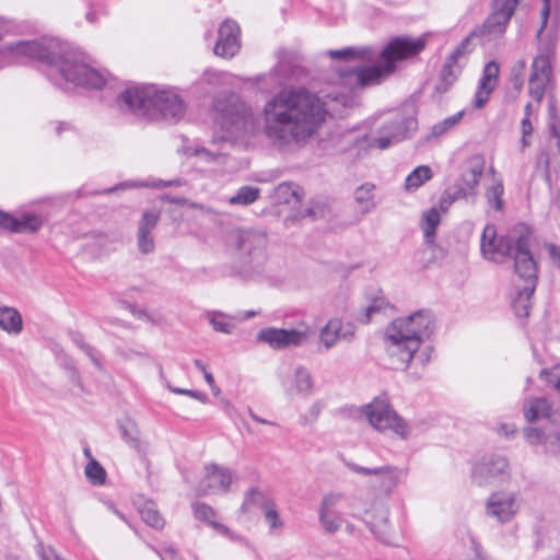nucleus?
<instances>
[{"mask_svg": "<svg viewBox=\"0 0 560 560\" xmlns=\"http://www.w3.org/2000/svg\"><path fill=\"white\" fill-rule=\"evenodd\" d=\"M393 72L382 59L370 67H340L334 82L340 91L328 92L326 101L304 86L284 88L264 104L261 132L279 152L300 149L317 133L328 110L354 106L355 90L377 85Z\"/></svg>", "mask_w": 560, "mask_h": 560, "instance_id": "obj_1", "label": "nucleus"}, {"mask_svg": "<svg viewBox=\"0 0 560 560\" xmlns=\"http://www.w3.org/2000/svg\"><path fill=\"white\" fill-rule=\"evenodd\" d=\"M12 54L15 61L38 60L48 65V78L60 85L61 81L86 89H102L106 74L86 62L85 56L57 39L18 42L5 46L2 54Z\"/></svg>", "mask_w": 560, "mask_h": 560, "instance_id": "obj_2", "label": "nucleus"}, {"mask_svg": "<svg viewBox=\"0 0 560 560\" xmlns=\"http://www.w3.org/2000/svg\"><path fill=\"white\" fill-rule=\"evenodd\" d=\"M434 329V317L429 311H417L409 316L394 319L385 329L384 347L392 366L406 370L412 359L425 365L430 360L429 349L419 352L420 346Z\"/></svg>", "mask_w": 560, "mask_h": 560, "instance_id": "obj_3", "label": "nucleus"}, {"mask_svg": "<svg viewBox=\"0 0 560 560\" xmlns=\"http://www.w3.org/2000/svg\"><path fill=\"white\" fill-rule=\"evenodd\" d=\"M118 103L122 110L171 124L178 122L186 114V104L174 88L130 86L121 92Z\"/></svg>", "mask_w": 560, "mask_h": 560, "instance_id": "obj_4", "label": "nucleus"}, {"mask_svg": "<svg viewBox=\"0 0 560 560\" xmlns=\"http://www.w3.org/2000/svg\"><path fill=\"white\" fill-rule=\"evenodd\" d=\"M541 26L537 32L538 55L534 58L528 80V93L532 98L541 102L545 93L552 89L551 59L555 54L559 28L558 12L551 11V0H542Z\"/></svg>", "mask_w": 560, "mask_h": 560, "instance_id": "obj_5", "label": "nucleus"}, {"mask_svg": "<svg viewBox=\"0 0 560 560\" xmlns=\"http://www.w3.org/2000/svg\"><path fill=\"white\" fill-rule=\"evenodd\" d=\"M214 125L221 141H247L259 129L254 109L238 95L231 94L214 102Z\"/></svg>", "mask_w": 560, "mask_h": 560, "instance_id": "obj_6", "label": "nucleus"}, {"mask_svg": "<svg viewBox=\"0 0 560 560\" xmlns=\"http://www.w3.org/2000/svg\"><path fill=\"white\" fill-rule=\"evenodd\" d=\"M418 127L412 114L394 112L386 117L376 136L369 137L365 132L349 131L343 135L345 141L359 150L377 148L385 150L409 137Z\"/></svg>", "mask_w": 560, "mask_h": 560, "instance_id": "obj_7", "label": "nucleus"}, {"mask_svg": "<svg viewBox=\"0 0 560 560\" xmlns=\"http://www.w3.org/2000/svg\"><path fill=\"white\" fill-rule=\"evenodd\" d=\"M235 257L241 265V272L250 275L259 271L267 260L268 236L264 231L237 230L231 235Z\"/></svg>", "mask_w": 560, "mask_h": 560, "instance_id": "obj_8", "label": "nucleus"}, {"mask_svg": "<svg viewBox=\"0 0 560 560\" xmlns=\"http://www.w3.org/2000/svg\"><path fill=\"white\" fill-rule=\"evenodd\" d=\"M361 412L371 427L380 432L390 431L401 440H408L411 435V425L395 411L385 394L364 405Z\"/></svg>", "mask_w": 560, "mask_h": 560, "instance_id": "obj_9", "label": "nucleus"}, {"mask_svg": "<svg viewBox=\"0 0 560 560\" xmlns=\"http://www.w3.org/2000/svg\"><path fill=\"white\" fill-rule=\"evenodd\" d=\"M515 254V272L525 281L517 288L516 296L512 300L513 310L518 317H526L532 307L530 298L536 289L537 265L530 252L526 250L524 241L517 245Z\"/></svg>", "mask_w": 560, "mask_h": 560, "instance_id": "obj_10", "label": "nucleus"}, {"mask_svg": "<svg viewBox=\"0 0 560 560\" xmlns=\"http://www.w3.org/2000/svg\"><path fill=\"white\" fill-rule=\"evenodd\" d=\"M312 335L311 326L302 322L295 328H262L257 334V340L279 351L303 347L310 341Z\"/></svg>", "mask_w": 560, "mask_h": 560, "instance_id": "obj_11", "label": "nucleus"}, {"mask_svg": "<svg viewBox=\"0 0 560 560\" xmlns=\"http://www.w3.org/2000/svg\"><path fill=\"white\" fill-rule=\"evenodd\" d=\"M521 241H524L525 248L529 252L527 236H520L516 241L511 237L498 238L495 226L488 224L481 235L480 249L483 257L492 261L501 262L508 256H512L515 260L516 248Z\"/></svg>", "mask_w": 560, "mask_h": 560, "instance_id": "obj_12", "label": "nucleus"}, {"mask_svg": "<svg viewBox=\"0 0 560 560\" xmlns=\"http://www.w3.org/2000/svg\"><path fill=\"white\" fill-rule=\"evenodd\" d=\"M346 465L351 471L358 475L373 477L371 485L385 494L393 493L401 480L408 475L407 468L392 465L374 468H368L351 462H348Z\"/></svg>", "mask_w": 560, "mask_h": 560, "instance_id": "obj_13", "label": "nucleus"}, {"mask_svg": "<svg viewBox=\"0 0 560 560\" xmlns=\"http://www.w3.org/2000/svg\"><path fill=\"white\" fill-rule=\"evenodd\" d=\"M521 508L522 498L517 492L499 490L487 498L485 513L499 524H508L516 517Z\"/></svg>", "mask_w": 560, "mask_h": 560, "instance_id": "obj_14", "label": "nucleus"}, {"mask_svg": "<svg viewBox=\"0 0 560 560\" xmlns=\"http://www.w3.org/2000/svg\"><path fill=\"white\" fill-rule=\"evenodd\" d=\"M510 476L508 459L497 454L483 456L471 470V479L478 486L504 483L510 480Z\"/></svg>", "mask_w": 560, "mask_h": 560, "instance_id": "obj_15", "label": "nucleus"}, {"mask_svg": "<svg viewBox=\"0 0 560 560\" xmlns=\"http://www.w3.org/2000/svg\"><path fill=\"white\" fill-rule=\"evenodd\" d=\"M427 46L425 36H397L392 38L380 54L383 61L389 62L393 71L396 70V62L409 59L419 55Z\"/></svg>", "mask_w": 560, "mask_h": 560, "instance_id": "obj_16", "label": "nucleus"}, {"mask_svg": "<svg viewBox=\"0 0 560 560\" xmlns=\"http://www.w3.org/2000/svg\"><path fill=\"white\" fill-rule=\"evenodd\" d=\"M483 170L485 158L481 154H474L466 161L460 176L451 186L460 199L475 201Z\"/></svg>", "mask_w": 560, "mask_h": 560, "instance_id": "obj_17", "label": "nucleus"}, {"mask_svg": "<svg viewBox=\"0 0 560 560\" xmlns=\"http://www.w3.org/2000/svg\"><path fill=\"white\" fill-rule=\"evenodd\" d=\"M517 4L518 0H493V12L482 27L476 31L477 36L490 40L502 35Z\"/></svg>", "mask_w": 560, "mask_h": 560, "instance_id": "obj_18", "label": "nucleus"}, {"mask_svg": "<svg viewBox=\"0 0 560 560\" xmlns=\"http://www.w3.org/2000/svg\"><path fill=\"white\" fill-rule=\"evenodd\" d=\"M517 4L518 0H493V12L482 27L476 31L477 36L490 40L502 35Z\"/></svg>", "mask_w": 560, "mask_h": 560, "instance_id": "obj_19", "label": "nucleus"}, {"mask_svg": "<svg viewBox=\"0 0 560 560\" xmlns=\"http://www.w3.org/2000/svg\"><path fill=\"white\" fill-rule=\"evenodd\" d=\"M345 495L341 492L326 493L318 508V522L326 534H335L345 524L342 513L339 511Z\"/></svg>", "mask_w": 560, "mask_h": 560, "instance_id": "obj_20", "label": "nucleus"}, {"mask_svg": "<svg viewBox=\"0 0 560 560\" xmlns=\"http://www.w3.org/2000/svg\"><path fill=\"white\" fill-rule=\"evenodd\" d=\"M314 384L311 371L302 364L292 365L281 376V386L288 397L311 396L314 390Z\"/></svg>", "mask_w": 560, "mask_h": 560, "instance_id": "obj_21", "label": "nucleus"}, {"mask_svg": "<svg viewBox=\"0 0 560 560\" xmlns=\"http://www.w3.org/2000/svg\"><path fill=\"white\" fill-rule=\"evenodd\" d=\"M233 472L230 468L217 464H208L199 482L201 494H223L230 491Z\"/></svg>", "mask_w": 560, "mask_h": 560, "instance_id": "obj_22", "label": "nucleus"}, {"mask_svg": "<svg viewBox=\"0 0 560 560\" xmlns=\"http://www.w3.org/2000/svg\"><path fill=\"white\" fill-rule=\"evenodd\" d=\"M241 30L236 22L225 20L219 27L214 54L222 58L234 57L241 48Z\"/></svg>", "mask_w": 560, "mask_h": 560, "instance_id": "obj_23", "label": "nucleus"}, {"mask_svg": "<svg viewBox=\"0 0 560 560\" xmlns=\"http://www.w3.org/2000/svg\"><path fill=\"white\" fill-rule=\"evenodd\" d=\"M354 336L351 325H345L340 318H330L326 325L319 330L318 349L328 351L334 348L340 340L350 341Z\"/></svg>", "mask_w": 560, "mask_h": 560, "instance_id": "obj_24", "label": "nucleus"}, {"mask_svg": "<svg viewBox=\"0 0 560 560\" xmlns=\"http://www.w3.org/2000/svg\"><path fill=\"white\" fill-rule=\"evenodd\" d=\"M160 220V211L155 209L145 210L137 228V247L143 255H148L155 249V240L153 231Z\"/></svg>", "mask_w": 560, "mask_h": 560, "instance_id": "obj_25", "label": "nucleus"}, {"mask_svg": "<svg viewBox=\"0 0 560 560\" xmlns=\"http://www.w3.org/2000/svg\"><path fill=\"white\" fill-rule=\"evenodd\" d=\"M363 522L369 526L373 535L384 544H392V532L388 524L389 512L384 505H378L372 511H365Z\"/></svg>", "mask_w": 560, "mask_h": 560, "instance_id": "obj_26", "label": "nucleus"}, {"mask_svg": "<svg viewBox=\"0 0 560 560\" xmlns=\"http://www.w3.org/2000/svg\"><path fill=\"white\" fill-rule=\"evenodd\" d=\"M499 73L500 68L495 61L486 63L474 98L476 108H482L489 101L491 93L498 84Z\"/></svg>", "mask_w": 560, "mask_h": 560, "instance_id": "obj_27", "label": "nucleus"}, {"mask_svg": "<svg viewBox=\"0 0 560 560\" xmlns=\"http://www.w3.org/2000/svg\"><path fill=\"white\" fill-rule=\"evenodd\" d=\"M524 438L530 445H544L546 452L560 458V432L547 434L544 430L535 427L524 429Z\"/></svg>", "mask_w": 560, "mask_h": 560, "instance_id": "obj_28", "label": "nucleus"}, {"mask_svg": "<svg viewBox=\"0 0 560 560\" xmlns=\"http://www.w3.org/2000/svg\"><path fill=\"white\" fill-rule=\"evenodd\" d=\"M477 36V32H471L470 35L465 37L460 44L454 49L451 56L447 58L443 66L442 78L447 82H453L460 71V67L457 65L459 59L465 57L469 51V45L471 38Z\"/></svg>", "mask_w": 560, "mask_h": 560, "instance_id": "obj_29", "label": "nucleus"}, {"mask_svg": "<svg viewBox=\"0 0 560 560\" xmlns=\"http://www.w3.org/2000/svg\"><path fill=\"white\" fill-rule=\"evenodd\" d=\"M551 405L544 397H527L523 404L524 418L528 422L548 419L551 416Z\"/></svg>", "mask_w": 560, "mask_h": 560, "instance_id": "obj_30", "label": "nucleus"}, {"mask_svg": "<svg viewBox=\"0 0 560 560\" xmlns=\"http://www.w3.org/2000/svg\"><path fill=\"white\" fill-rule=\"evenodd\" d=\"M327 56L346 61L373 62L377 54L371 47H345L328 50Z\"/></svg>", "mask_w": 560, "mask_h": 560, "instance_id": "obj_31", "label": "nucleus"}, {"mask_svg": "<svg viewBox=\"0 0 560 560\" xmlns=\"http://www.w3.org/2000/svg\"><path fill=\"white\" fill-rule=\"evenodd\" d=\"M7 220V230L14 233H35L43 225V219L36 214H23L21 217L9 214Z\"/></svg>", "mask_w": 560, "mask_h": 560, "instance_id": "obj_32", "label": "nucleus"}, {"mask_svg": "<svg viewBox=\"0 0 560 560\" xmlns=\"http://www.w3.org/2000/svg\"><path fill=\"white\" fill-rule=\"evenodd\" d=\"M0 329L9 335H19L23 330L20 312L11 306H0Z\"/></svg>", "mask_w": 560, "mask_h": 560, "instance_id": "obj_33", "label": "nucleus"}, {"mask_svg": "<svg viewBox=\"0 0 560 560\" xmlns=\"http://www.w3.org/2000/svg\"><path fill=\"white\" fill-rule=\"evenodd\" d=\"M194 514L197 520L206 522L220 534L230 535L229 528L215 521L217 513L210 505L206 503L194 504Z\"/></svg>", "mask_w": 560, "mask_h": 560, "instance_id": "obj_34", "label": "nucleus"}, {"mask_svg": "<svg viewBox=\"0 0 560 560\" xmlns=\"http://www.w3.org/2000/svg\"><path fill=\"white\" fill-rule=\"evenodd\" d=\"M432 178V171L427 165H420L416 167L405 180V188L408 191L417 190L425 182Z\"/></svg>", "mask_w": 560, "mask_h": 560, "instance_id": "obj_35", "label": "nucleus"}, {"mask_svg": "<svg viewBox=\"0 0 560 560\" xmlns=\"http://www.w3.org/2000/svg\"><path fill=\"white\" fill-rule=\"evenodd\" d=\"M374 190L375 185L371 183H364L354 191V199L364 212H369L375 207Z\"/></svg>", "mask_w": 560, "mask_h": 560, "instance_id": "obj_36", "label": "nucleus"}, {"mask_svg": "<svg viewBox=\"0 0 560 560\" xmlns=\"http://www.w3.org/2000/svg\"><path fill=\"white\" fill-rule=\"evenodd\" d=\"M440 212L434 207L424 212L422 215L421 226L423 230L424 237L429 243H432L434 241L435 230L440 224Z\"/></svg>", "mask_w": 560, "mask_h": 560, "instance_id": "obj_37", "label": "nucleus"}, {"mask_svg": "<svg viewBox=\"0 0 560 560\" xmlns=\"http://www.w3.org/2000/svg\"><path fill=\"white\" fill-rule=\"evenodd\" d=\"M260 196V189L254 186H243L236 194L229 198L232 206H248L254 203Z\"/></svg>", "mask_w": 560, "mask_h": 560, "instance_id": "obj_38", "label": "nucleus"}, {"mask_svg": "<svg viewBox=\"0 0 560 560\" xmlns=\"http://www.w3.org/2000/svg\"><path fill=\"white\" fill-rule=\"evenodd\" d=\"M503 192H504V187H503V183L501 179H493L492 185L489 186L486 190V197H487L489 205H491V207L493 209H495L497 211H500L503 209V206H504V201L502 198Z\"/></svg>", "mask_w": 560, "mask_h": 560, "instance_id": "obj_39", "label": "nucleus"}, {"mask_svg": "<svg viewBox=\"0 0 560 560\" xmlns=\"http://www.w3.org/2000/svg\"><path fill=\"white\" fill-rule=\"evenodd\" d=\"M464 115L465 112L460 110L452 116L446 117L442 121L436 122L431 128V136L438 138L445 135L450 130L454 129L457 126V124L462 120Z\"/></svg>", "mask_w": 560, "mask_h": 560, "instance_id": "obj_40", "label": "nucleus"}, {"mask_svg": "<svg viewBox=\"0 0 560 560\" xmlns=\"http://www.w3.org/2000/svg\"><path fill=\"white\" fill-rule=\"evenodd\" d=\"M108 14L109 10L103 1H91L86 5L84 18L89 24L94 25L100 22L102 16H107Z\"/></svg>", "mask_w": 560, "mask_h": 560, "instance_id": "obj_41", "label": "nucleus"}, {"mask_svg": "<svg viewBox=\"0 0 560 560\" xmlns=\"http://www.w3.org/2000/svg\"><path fill=\"white\" fill-rule=\"evenodd\" d=\"M140 514L143 522L149 526L153 528H162L164 526V520L152 502L145 503L143 508H141Z\"/></svg>", "mask_w": 560, "mask_h": 560, "instance_id": "obj_42", "label": "nucleus"}, {"mask_svg": "<svg viewBox=\"0 0 560 560\" xmlns=\"http://www.w3.org/2000/svg\"><path fill=\"white\" fill-rule=\"evenodd\" d=\"M548 113H549V128L551 137L556 139V145L560 151V119L558 116L556 101L553 96L549 97L548 103Z\"/></svg>", "mask_w": 560, "mask_h": 560, "instance_id": "obj_43", "label": "nucleus"}, {"mask_svg": "<svg viewBox=\"0 0 560 560\" xmlns=\"http://www.w3.org/2000/svg\"><path fill=\"white\" fill-rule=\"evenodd\" d=\"M208 318L213 329L223 334H232L234 325L228 319L226 315L221 312H210Z\"/></svg>", "mask_w": 560, "mask_h": 560, "instance_id": "obj_44", "label": "nucleus"}, {"mask_svg": "<svg viewBox=\"0 0 560 560\" xmlns=\"http://www.w3.org/2000/svg\"><path fill=\"white\" fill-rule=\"evenodd\" d=\"M124 439L132 446H139V430L136 422L131 419H126L119 424Z\"/></svg>", "mask_w": 560, "mask_h": 560, "instance_id": "obj_45", "label": "nucleus"}, {"mask_svg": "<svg viewBox=\"0 0 560 560\" xmlns=\"http://www.w3.org/2000/svg\"><path fill=\"white\" fill-rule=\"evenodd\" d=\"M387 305V302L384 298H375L373 299L370 304L364 308L363 313L359 316V320L363 324L370 323L373 315L381 312L383 308H385Z\"/></svg>", "mask_w": 560, "mask_h": 560, "instance_id": "obj_46", "label": "nucleus"}, {"mask_svg": "<svg viewBox=\"0 0 560 560\" xmlns=\"http://www.w3.org/2000/svg\"><path fill=\"white\" fill-rule=\"evenodd\" d=\"M85 475L93 485H103L106 477L105 469L94 459L86 465Z\"/></svg>", "mask_w": 560, "mask_h": 560, "instance_id": "obj_47", "label": "nucleus"}, {"mask_svg": "<svg viewBox=\"0 0 560 560\" xmlns=\"http://www.w3.org/2000/svg\"><path fill=\"white\" fill-rule=\"evenodd\" d=\"M264 516L270 530H279L282 528L283 523L273 503H267L264 506Z\"/></svg>", "mask_w": 560, "mask_h": 560, "instance_id": "obj_48", "label": "nucleus"}, {"mask_svg": "<svg viewBox=\"0 0 560 560\" xmlns=\"http://www.w3.org/2000/svg\"><path fill=\"white\" fill-rule=\"evenodd\" d=\"M325 405L322 400L314 401L304 415L300 417L301 425H308L317 421Z\"/></svg>", "mask_w": 560, "mask_h": 560, "instance_id": "obj_49", "label": "nucleus"}, {"mask_svg": "<svg viewBox=\"0 0 560 560\" xmlns=\"http://www.w3.org/2000/svg\"><path fill=\"white\" fill-rule=\"evenodd\" d=\"M72 341L92 360L94 365L98 369L102 368L101 359L93 347L85 343L80 334L72 335Z\"/></svg>", "mask_w": 560, "mask_h": 560, "instance_id": "obj_50", "label": "nucleus"}, {"mask_svg": "<svg viewBox=\"0 0 560 560\" xmlns=\"http://www.w3.org/2000/svg\"><path fill=\"white\" fill-rule=\"evenodd\" d=\"M540 376L547 385L560 393V365H555L549 370H542Z\"/></svg>", "mask_w": 560, "mask_h": 560, "instance_id": "obj_51", "label": "nucleus"}, {"mask_svg": "<svg viewBox=\"0 0 560 560\" xmlns=\"http://www.w3.org/2000/svg\"><path fill=\"white\" fill-rule=\"evenodd\" d=\"M194 154L198 156L201 161L211 163V162H218L220 163L222 159V153L218 151L210 150L205 147H195L194 148Z\"/></svg>", "mask_w": 560, "mask_h": 560, "instance_id": "obj_52", "label": "nucleus"}, {"mask_svg": "<svg viewBox=\"0 0 560 560\" xmlns=\"http://www.w3.org/2000/svg\"><path fill=\"white\" fill-rule=\"evenodd\" d=\"M457 200H460L459 196H457L454 189L450 186L441 196L439 203L440 210L444 212L447 211L451 205Z\"/></svg>", "mask_w": 560, "mask_h": 560, "instance_id": "obj_53", "label": "nucleus"}, {"mask_svg": "<svg viewBox=\"0 0 560 560\" xmlns=\"http://www.w3.org/2000/svg\"><path fill=\"white\" fill-rule=\"evenodd\" d=\"M167 387L174 394L186 395V396H189V397H191L196 400H199L201 402H206L208 399V396L205 393H200V392L192 390V389L179 388V387H175L172 385H167Z\"/></svg>", "mask_w": 560, "mask_h": 560, "instance_id": "obj_54", "label": "nucleus"}, {"mask_svg": "<svg viewBox=\"0 0 560 560\" xmlns=\"http://www.w3.org/2000/svg\"><path fill=\"white\" fill-rule=\"evenodd\" d=\"M521 127H522L521 143H522V148L525 149V148L529 147V144H530L528 137L533 133V130H534L532 119L528 117H524L522 119Z\"/></svg>", "mask_w": 560, "mask_h": 560, "instance_id": "obj_55", "label": "nucleus"}, {"mask_svg": "<svg viewBox=\"0 0 560 560\" xmlns=\"http://www.w3.org/2000/svg\"><path fill=\"white\" fill-rule=\"evenodd\" d=\"M55 135L57 137H62L63 133H73L75 132V128L72 124L66 121H56L55 124Z\"/></svg>", "mask_w": 560, "mask_h": 560, "instance_id": "obj_56", "label": "nucleus"}, {"mask_svg": "<svg viewBox=\"0 0 560 560\" xmlns=\"http://www.w3.org/2000/svg\"><path fill=\"white\" fill-rule=\"evenodd\" d=\"M37 552L42 560H62L56 555L54 549H51L50 547L46 548L42 544L38 545Z\"/></svg>", "mask_w": 560, "mask_h": 560, "instance_id": "obj_57", "label": "nucleus"}, {"mask_svg": "<svg viewBox=\"0 0 560 560\" xmlns=\"http://www.w3.org/2000/svg\"><path fill=\"white\" fill-rule=\"evenodd\" d=\"M498 433L500 435H504L506 438L513 436L516 433V425L515 424H509L503 423L499 427Z\"/></svg>", "mask_w": 560, "mask_h": 560, "instance_id": "obj_58", "label": "nucleus"}, {"mask_svg": "<svg viewBox=\"0 0 560 560\" xmlns=\"http://www.w3.org/2000/svg\"><path fill=\"white\" fill-rule=\"evenodd\" d=\"M474 552H475L474 558L468 559V560H489L488 556L486 555V552L483 551V549L480 545L475 544Z\"/></svg>", "mask_w": 560, "mask_h": 560, "instance_id": "obj_59", "label": "nucleus"}, {"mask_svg": "<svg viewBox=\"0 0 560 560\" xmlns=\"http://www.w3.org/2000/svg\"><path fill=\"white\" fill-rule=\"evenodd\" d=\"M162 185L163 186H179L180 180L175 179V180H171L168 183H163L162 180H159V182H153L152 184H145V186H152V187H161ZM141 186H144V184H141Z\"/></svg>", "mask_w": 560, "mask_h": 560, "instance_id": "obj_60", "label": "nucleus"}, {"mask_svg": "<svg viewBox=\"0 0 560 560\" xmlns=\"http://www.w3.org/2000/svg\"><path fill=\"white\" fill-rule=\"evenodd\" d=\"M549 254L553 262L560 268V248H557L556 246H550Z\"/></svg>", "mask_w": 560, "mask_h": 560, "instance_id": "obj_61", "label": "nucleus"}, {"mask_svg": "<svg viewBox=\"0 0 560 560\" xmlns=\"http://www.w3.org/2000/svg\"><path fill=\"white\" fill-rule=\"evenodd\" d=\"M249 415L252 417V419L257 422V423H261V424H268V425H272V427H276L277 423L272 422V421H269V420H266L259 416H257L256 413H254L252 410L249 411Z\"/></svg>", "mask_w": 560, "mask_h": 560, "instance_id": "obj_62", "label": "nucleus"}, {"mask_svg": "<svg viewBox=\"0 0 560 560\" xmlns=\"http://www.w3.org/2000/svg\"><path fill=\"white\" fill-rule=\"evenodd\" d=\"M203 377L211 389H218V386L215 385L214 377L210 372L205 373Z\"/></svg>", "mask_w": 560, "mask_h": 560, "instance_id": "obj_63", "label": "nucleus"}, {"mask_svg": "<svg viewBox=\"0 0 560 560\" xmlns=\"http://www.w3.org/2000/svg\"><path fill=\"white\" fill-rule=\"evenodd\" d=\"M9 32V24L8 22L0 18V39H2V37L8 34Z\"/></svg>", "mask_w": 560, "mask_h": 560, "instance_id": "obj_64", "label": "nucleus"}]
</instances>
